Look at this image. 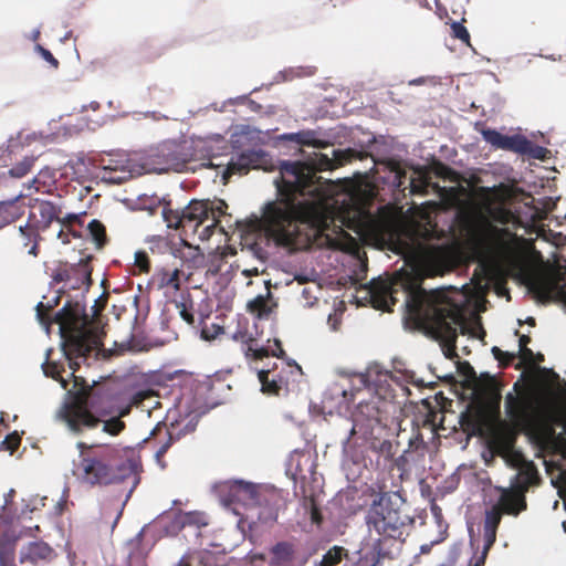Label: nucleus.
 I'll return each mask as SVG.
<instances>
[{
	"mask_svg": "<svg viewBox=\"0 0 566 566\" xmlns=\"http://www.w3.org/2000/svg\"><path fill=\"white\" fill-rule=\"evenodd\" d=\"M390 501L380 497L374 501L368 510L366 521L369 528L375 530L385 538H397L401 535L403 522L399 512L390 507Z\"/></svg>",
	"mask_w": 566,
	"mask_h": 566,
	"instance_id": "0eeeda50",
	"label": "nucleus"
},
{
	"mask_svg": "<svg viewBox=\"0 0 566 566\" xmlns=\"http://www.w3.org/2000/svg\"><path fill=\"white\" fill-rule=\"evenodd\" d=\"M213 327L216 328V331H214V333H212V334L209 332V329H208V328H206V327H205V328H202V329H201V336H202V338H205V339H207V340L214 339V338L218 336V334H220V333H222V332H223V331H222V328H221L220 326H216V325H214Z\"/></svg>",
	"mask_w": 566,
	"mask_h": 566,
	"instance_id": "680f3d73",
	"label": "nucleus"
},
{
	"mask_svg": "<svg viewBox=\"0 0 566 566\" xmlns=\"http://www.w3.org/2000/svg\"><path fill=\"white\" fill-rule=\"evenodd\" d=\"M227 208L228 205L223 200H218L216 205L209 203V209L211 210V212H209V220L211 219V223L203 228L200 234L201 239H207L213 233L214 228L219 224L220 218L226 213Z\"/></svg>",
	"mask_w": 566,
	"mask_h": 566,
	"instance_id": "cd10ccee",
	"label": "nucleus"
},
{
	"mask_svg": "<svg viewBox=\"0 0 566 566\" xmlns=\"http://www.w3.org/2000/svg\"><path fill=\"white\" fill-rule=\"evenodd\" d=\"M249 308L259 316L268 312V303L263 296H258L249 302Z\"/></svg>",
	"mask_w": 566,
	"mask_h": 566,
	"instance_id": "5fc2aeb1",
	"label": "nucleus"
},
{
	"mask_svg": "<svg viewBox=\"0 0 566 566\" xmlns=\"http://www.w3.org/2000/svg\"><path fill=\"white\" fill-rule=\"evenodd\" d=\"M501 495L496 505L506 515L517 516L527 509L526 494L510 485V488H501Z\"/></svg>",
	"mask_w": 566,
	"mask_h": 566,
	"instance_id": "ddd939ff",
	"label": "nucleus"
},
{
	"mask_svg": "<svg viewBox=\"0 0 566 566\" xmlns=\"http://www.w3.org/2000/svg\"><path fill=\"white\" fill-rule=\"evenodd\" d=\"M501 394L499 389H494L491 392L490 397V406L493 409V411L499 416L500 412V402H501Z\"/></svg>",
	"mask_w": 566,
	"mask_h": 566,
	"instance_id": "bf43d9fd",
	"label": "nucleus"
},
{
	"mask_svg": "<svg viewBox=\"0 0 566 566\" xmlns=\"http://www.w3.org/2000/svg\"><path fill=\"white\" fill-rule=\"evenodd\" d=\"M93 256L87 255L81 259L75 264L61 262L52 272V280L54 283L65 282L70 284V289L78 290L83 285L90 286L92 284V261Z\"/></svg>",
	"mask_w": 566,
	"mask_h": 566,
	"instance_id": "1a4fd4ad",
	"label": "nucleus"
},
{
	"mask_svg": "<svg viewBox=\"0 0 566 566\" xmlns=\"http://www.w3.org/2000/svg\"><path fill=\"white\" fill-rule=\"evenodd\" d=\"M408 447H409V449H408L409 451L424 448V441H423L422 434L419 432V430L417 431V433L413 437L410 438Z\"/></svg>",
	"mask_w": 566,
	"mask_h": 566,
	"instance_id": "13d9d810",
	"label": "nucleus"
},
{
	"mask_svg": "<svg viewBox=\"0 0 566 566\" xmlns=\"http://www.w3.org/2000/svg\"><path fill=\"white\" fill-rule=\"evenodd\" d=\"M84 216H86L85 212L78 213V214H76V213H67L64 217H62L60 214V219H57V222L61 223V226H63L64 228L72 229V226L75 224V223H77L80 226L83 224L82 218Z\"/></svg>",
	"mask_w": 566,
	"mask_h": 566,
	"instance_id": "49530a36",
	"label": "nucleus"
},
{
	"mask_svg": "<svg viewBox=\"0 0 566 566\" xmlns=\"http://www.w3.org/2000/svg\"><path fill=\"white\" fill-rule=\"evenodd\" d=\"M409 450H405L399 457L392 458V460L389 462V470L397 469L400 472V475L405 474L408 471V459Z\"/></svg>",
	"mask_w": 566,
	"mask_h": 566,
	"instance_id": "a19ab883",
	"label": "nucleus"
},
{
	"mask_svg": "<svg viewBox=\"0 0 566 566\" xmlns=\"http://www.w3.org/2000/svg\"><path fill=\"white\" fill-rule=\"evenodd\" d=\"M61 295L57 294L51 302H43L36 305V316L42 325L49 327L56 323L60 327L62 339V350L72 369L73 387L69 392L73 396L72 401L64 403L59 411V417L69 429L75 433H81L84 429H93L101 422L99 418L93 415L88 406H94L91 401L96 390L90 386L86 380L75 375L81 367V361L85 360L94 350L103 346L105 332L97 323L90 319L85 313V306L78 302H67L54 317H51V311L59 305Z\"/></svg>",
	"mask_w": 566,
	"mask_h": 566,
	"instance_id": "f03ea898",
	"label": "nucleus"
},
{
	"mask_svg": "<svg viewBox=\"0 0 566 566\" xmlns=\"http://www.w3.org/2000/svg\"><path fill=\"white\" fill-rule=\"evenodd\" d=\"M60 214H62V210L59 206L51 201L42 200L31 210L28 223L38 231H44L53 221L60 219Z\"/></svg>",
	"mask_w": 566,
	"mask_h": 566,
	"instance_id": "f8f14e48",
	"label": "nucleus"
},
{
	"mask_svg": "<svg viewBox=\"0 0 566 566\" xmlns=\"http://www.w3.org/2000/svg\"><path fill=\"white\" fill-rule=\"evenodd\" d=\"M377 452L384 458L385 462H390L396 454V449L390 440H382L377 447Z\"/></svg>",
	"mask_w": 566,
	"mask_h": 566,
	"instance_id": "a18cd8bd",
	"label": "nucleus"
},
{
	"mask_svg": "<svg viewBox=\"0 0 566 566\" xmlns=\"http://www.w3.org/2000/svg\"><path fill=\"white\" fill-rule=\"evenodd\" d=\"M176 306L179 310V315L181 318L188 324L192 325L195 323L192 304L188 305L186 302H179L176 304Z\"/></svg>",
	"mask_w": 566,
	"mask_h": 566,
	"instance_id": "3c124183",
	"label": "nucleus"
},
{
	"mask_svg": "<svg viewBox=\"0 0 566 566\" xmlns=\"http://www.w3.org/2000/svg\"><path fill=\"white\" fill-rule=\"evenodd\" d=\"M244 153L251 168H260L265 163L266 154L262 149H249Z\"/></svg>",
	"mask_w": 566,
	"mask_h": 566,
	"instance_id": "58836bf2",
	"label": "nucleus"
},
{
	"mask_svg": "<svg viewBox=\"0 0 566 566\" xmlns=\"http://www.w3.org/2000/svg\"><path fill=\"white\" fill-rule=\"evenodd\" d=\"M429 185V182L423 179V180H419V182L417 184L415 180L411 181V191L413 193H417V192H423L424 188Z\"/></svg>",
	"mask_w": 566,
	"mask_h": 566,
	"instance_id": "e2e57ef3",
	"label": "nucleus"
},
{
	"mask_svg": "<svg viewBox=\"0 0 566 566\" xmlns=\"http://www.w3.org/2000/svg\"><path fill=\"white\" fill-rule=\"evenodd\" d=\"M345 556H347V551L344 547L333 546L323 555L319 566H335L339 564Z\"/></svg>",
	"mask_w": 566,
	"mask_h": 566,
	"instance_id": "e433bc0d",
	"label": "nucleus"
},
{
	"mask_svg": "<svg viewBox=\"0 0 566 566\" xmlns=\"http://www.w3.org/2000/svg\"><path fill=\"white\" fill-rule=\"evenodd\" d=\"M438 175L443 177V178H447L450 175H453V170L450 167L446 166V165H440L439 166V170H438Z\"/></svg>",
	"mask_w": 566,
	"mask_h": 566,
	"instance_id": "338daca9",
	"label": "nucleus"
},
{
	"mask_svg": "<svg viewBox=\"0 0 566 566\" xmlns=\"http://www.w3.org/2000/svg\"><path fill=\"white\" fill-rule=\"evenodd\" d=\"M503 458L506 459L509 461V463L513 468H516V469H520V468H522V465L531 462V461L526 460L521 452L515 451L514 448L506 457H503Z\"/></svg>",
	"mask_w": 566,
	"mask_h": 566,
	"instance_id": "603ef678",
	"label": "nucleus"
},
{
	"mask_svg": "<svg viewBox=\"0 0 566 566\" xmlns=\"http://www.w3.org/2000/svg\"><path fill=\"white\" fill-rule=\"evenodd\" d=\"M304 506L310 510L312 522L315 524H319L322 522V514L314 497H305Z\"/></svg>",
	"mask_w": 566,
	"mask_h": 566,
	"instance_id": "09e8293b",
	"label": "nucleus"
},
{
	"mask_svg": "<svg viewBox=\"0 0 566 566\" xmlns=\"http://www.w3.org/2000/svg\"><path fill=\"white\" fill-rule=\"evenodd\" d=\"M135 266L140 273H148L150 271V260L146 252L138 251L135 254Z\"/></svg>",
	"mask_w": 566,
	"mask_h": 566,
	"instance_id": "de8ad7c7",
	"label": "nucleus"
},
{
	"mask_svg": "<svg viewBox=\"0 0 566 566\" xmlns=\"http://www.w3.org/2000/svg\"><path fill=\"white\" fill-rule=\"evenodd\" d=\"M296 546L293 542L281 541L270 548V566H287L295 559Z\"/></svg>",
	"mask_w": 566,
	"mask_h": 566,
	"instance_id": "a211bd4d",
	"label": "nucleus"
},
{
	"mask_svg": "<svg viewBox=\"0 0 566 566\" xmlns=\"http://www.w3.org/2000/svg\"><path fill=\"white\" fill-rule=\"evenodd\" d=\"M528 287L539 302L547 303L558 293L559 283L552 275L539 274L531 280Z\"/></svg>",
	"mask_w": 566,
	"mask_h": 566,
	"instance_id": "2eb2a0df",
	"label": "nucleus"
},
{
	"mask_svg": "<svg viewBox=\"0 0 566 566\" xmlns=\"http://www.w3.org/2000/svg\"><path fill=\"white\" fill-rule=\"evenodd\" d=\"M488 552H489V549H486V542H485L484 543V549H483L482 554L479 557L472 559L470 562L469 566H484L485 559H486V556H488Z\"/></svg>",
	"mask_w": 566,
	"mask_h": 566,
	"instance_id": "052dcab7",
	"label": "nucleus"
},
{
	"mask_svg": "<svg viewBox=\"0 0 566 566\" xmlns=\"http://www.w3.org/2000/svg\"><path fill=\"white\" fill-rule=\"evenodd\" d=\"M515 335L520 336V338H518V348L527 347L528 344L531 343V337L530 336H527V335H520L518 331H515Z\"/></svg>",
	"mask_w": 566,
	"mask_h": 566,
	"instance_id": "69168bd1",
	"label": "nucleus"
},
{
	"mask_svg": "<svg viewBox=\"0 0 566 566\" xmlns=\"http://www.w3.org/2000/svg\"><path fill=\"white\" fill-rule=\"evenodd\" d=\"M161 214L168 228L175 230L182 228L181 209H172L170 203H167L164 206Z\"/></svg>",
	"mask_w": 566,
	"mask_h": 566,
	"instance_id": "f704fd0d",
	"label": "nucleus"
},
{
	"mask_svg": "<svg viewBox=\"0 0 566 566\" xmlns=\"http://www.w3.org/2000/svg\"><path fill=\"white\" fill-rule=\"evenodd\" d=\"M518 472L511 482V485L523 493H527L530 488L541 482V476L534 462L526 463L517 469Z\"/></svg>",
	"mask_w": 566,
	"mask_h": 566,
	"instance_id": "f3484780",
	"label": "nucleus"
},
{
	"mask_svg": "<svg viewBox=\"0 0 566 566\" xmlns=\"http://www.w3.org/2000/svg\"><path fill=\"white\" fill-rule=\"evenodd\" d=\"M386 406L387 402L380 400L359 402L352 413L353 426L346 442L358 433L364 437L371 434L376 427L386 424L387 412L384 409Z\"/></svg>",
	"mask_w": 566,
	"mask_h": 566,
	"instance_id": "6e6552de",
	"label": "nucleus"
},
{
	"mask_svg": "<svg viewBox=\"0 0 566 566\" xmlns=\"http://www.w3.org/2000/svg\"><path fill=\"white\" fill-rule=\"evenodd\" d=\"M24 213V207L19 201V197L13 200L0 202V229L14 222Z\"/></svg>",
	"mask_w": 566,
	"mask_h": 566,
	"instance_id": "b1692460",
	"label": "nucleus"
},
{
	"mask_svg": "<svg viewBox=\"0 0 566 566\" xmlns=\"http://www.w3.org/2000/svg\"><path fill=\"white\" fill-rule=\"evenodd\" d=\"M51 354V349L46 352V360L42 364L43 373L46 377H51L54 380H57L62 388H67V380L62 377V373L64 371V367L62 364L57 361L49 360Z\"/></svg>",
	"mask_w": 566,
	"mask_h": 566,
	"instance_id": "2f4dec72",
	"label": "nucleus"
},
{
	"mask_svg": "<svg viewBox=\"0 0 566 566\" xmlns=\"http://www.w3.org/2000/svg\"><path fill=\"white\" fill-rule=\"evenodd\" d=\"M270 370L259 371V381L261 382L262 391L268 395L279 396L281 390L286 386L281 378L276 379L274 376L270 378Z\"/></svg>",
	"mask_w": 566,
	"mask_h": 566,
	"instance_id": "c85d7f7f",
	"label": "nucleus"
},
{
	"mask_svg": "<svg viewBox=\"0 0 566 566\" xmlns=\"http://www.w3.org/2000/svg\"><path fill=\"white\" fill-rule=\"evenodd\" d=\"M209 201L191 200L188 206L181 209L182 229L190 228L197 231L199 226H202L209 220Z\"/></svg>",
	"mask_w": 566,
	"mask_h": 566,
	"instance_id": "4468645a",
	"label": "nucleus"
},
{
	"mask_svg": "<svg viewBox=\"0 0 566 566\" xmlns=\"http://www.w3.org/2000/svg\"><path fill=\"white\" fill-rule=\"evenodd\" d=\"M280 497L275 492H262L259 503L254 507H259L258 520L261 523H274L279 515Z\"/></svg>",
	"mask_w": 566,
	"mask_h": 566,
	"instance_id": "dca6fc26",
	"label": "nucleus"
},
{
	"mask_svg": "<svg viewBox=\"0 0 566 566\" xmlns=\"http://www.w3.org/2000/svg\"><path fill=\"white\" fill-rule=\"evenodd\" d=\"M181 270L175 268L174 270H169L168 268H161L156 271L154 274V282L157 283L158 289L170 287L175 292L180 290L181 286Z\"/></svg>",
	"mask_w": 566,
	"mask_h": 566,
	"instance_id": "4be33fe9",
	"label": "nucleus"
},
{
	"mask_svg": "<svg viewBox=\"0 0 566 566\" xmlns=\"http://www.w3.org/2000/svg\"><path fill=\"white\" fill-rule=\"evenodd\" d=\"M232 339L241 344L242 350L243 347L251 346L256 343V339L247 329L243 328H238L232 334Z\"/></svg>",
	"mask_w": 566,
	"mask_h": 566,
	"instance_id": "37998d69",
	"label": "nucleus"
},
{
	"mask_svg": "<svg viewBox=\"0 0 566 566\" xmlns=\"http://www.w3.org/2000/svg\"><path fill=\"white\" fill-rule=\"evenodd\" d=\"M168 448H169V442H167L164 446H161L160 449L158 450L157 454L160 455V454L166 453Z\"/></svg>",
	"mask_w": 566,
	"mask_h": 566,
	"instance_id": "774afa93",
	"label": "nucleus"
},
{
	"mask_svg": "<svg viewBox=\"0 0 566 566\" xmlns=\"http://www.w3.org/2000/svg\"><path fill=\"white\" fill-rule=\"evenodd\" d=\"M78 448L81 460L76 467V474L92 486L119 483L136 472V461L123 458V451L114 447L104 446L95 449L80 442Z\"/></svg>",
	"mask_w": 566,
	"mask_h": 566,
	"instance_id": "39448f33",
	"label": "nucleus"
},
{
	"mask_svg": "<svg viewBox=\"0 0 566 566\" xmlns=\"http://www.w3.org/2000/svg\"><path fill=\"white\" fill-rule=\"evenodd\" d=\"M401 292L410 321L419 329L443 343L444 355L449 359L458 357L457 339L459 331L465 334L467 324L461 307L444 291L427 292L421 284L408 275L395 279L382 289L380 308L391 311L390 306L399 302L397 294Z\"/></svg>",
	"mask_w": 566,
	"mask_h": 566,
	"instance_id": "7ed1b4c3",
	"label": "nucleus"
},
{
	"mask_svg": "<svg viewBox=\"0 0 566 566\" xmlns=\"http://www.w3.org/2000/svg\"><path fill=\"white\" fill-rule=\"evenodd\" d=\"M280 139L293 142L300 146H313L315 148H326L329 146L328 142L316 138L314 130H301L297 133L283 134Z\"/></svg>",
	"mask_w": 566,
	"mask_h": 566,
	"instance_id": "5701e85b",
	"label": "nucleus"
},
{
	"mask_svg": "<svg viewBox=\"0 0 566 566\" xmlns=\"http://www.w3.org/2000/svg\"><path fill=\"white\" fill-rule=\"evenodd\" d=\"M174 255L179 258L182 264L191 270L200 269L205 264V254L200 251L199 247L186 243L184 248L177 249Z\"/></svg>",
	"mask_w": 566,
	"mask_h": 566,
	"instance_id": "412c9836",
	"label": "nucleus"
},
{
	"mask_svg": "<svg viewBox=\"0 0 566 566\" xmlns=\"http://www.w3.org/2000/svg\"><path fill=\"white\" fill-rule=\"evenodd\" d=\"M125 429V422L119 417L111 418L104 422L103 431L112 436L119 434Z\"/></svg>",
	"mask_w": 566,
	"mask_h": 566,
	"instance_id": "79ce46f5",
	"label": "nucleus"
},
{
	"mask_svg": "<svg viewBox=\"0 0 566 566\" xmlns=\"http://www.w3.org/2000/svg\"><path fill=\"white\" fill-rule=\"evenodd\" d=\"M514 238L515 234L509 229L499 228L489 221L483 222L479 228L481 243L496 253L509 252Z\"/></svg>",
	"mask_w": 566,
	"mask_h": 566,
	"instance_id": "9b49d317",
	"label": "nucleus"
},
{
	"mask_svg": "<svg viewBox=\"0 0 566 566\" xmlns=\"http://www.w3.org/2000/svg\"><path fill=\"white\" fill-rule=\"evenodd\" d=\"M71 237H74V238H77L80 237L77 234V232L73 229H70V228H64L62 226V228L60 229V231L57 232V239L63 243V244H67L71 242Z\"/></svg>",
	"mask_w": 566,
	"mask_h": 566,
	"instance_id": "6e6d98bb",
	"label": "nucleus"
},
{
	"mask_svg": "<svg viewBox=\"0 0 566 566\" xmlns=\"http://www.w3.org/2000/svg\"><path fill=\"white\" fill-rule=\"evenodd\" d=\"M20 444H21V436L17 431H13L10 434H8L4 438V440L1 442V448L10 451V453L12 454L14 451L18 450Z\"/></svg>",
	"mask_w": 566,
	"mask_h": 566,
	"instance_id": "c03bdc74",
	"label": "nucleus"
},
{
	"mask_svg": "<svg viewBox=\"0 0 566 566\" xmlns=\"http://www.w3.org/2000/svg\"><path fill=\"white\" fill-rule=\"evenodd\" d=\"M481 134L494 149L507 150L541 160H544L549 153L547 148L534 144L521 134L509 136L492 128H485Z\"/></svg>",
	"mask_w": 566,
	"mask_h": 566,
	"instance_id": "423d86ee",
	"label": "nucleus"
},
{
	"mask_svg": "<svg viewBox=\"0 0 566 566\" xmlns=\"http://www.w3.org/2000/svg\"><path fill=\"white\" fill-rule=\"evenodd\" d=\"M491 352L494 358L499 361L500 367L502 368L510 366L517 358L516 353L504 352L497 346H493Z\"/></svg>",
	"mask_w": 566,
	"mask_h": 566,
	"instance_id": "4c0bfd02",
	"label": "nucleus"
},
{
	"mask_svg": "<svg viewBox=\"0 0 566 566\" xmlns=\"http://www.w3.org/2000/svg\"><path fill=\"white\" fill-rule=\"evenodd\" d=\"M19 238L22 248H29L28 253L36 256L39 253L40 231L27 222L24 227L19 228Z\"/></svg>",
	"mask_w": 566,
	"mask_h": 566,
	"instance_id": "393cba45",
	"label": "nucleus"
},
{
	"mask_svg": "<svg viewBox=\"0 0 566 566\" xmlns=\"http://www.w3.org/2000/svg\"><path fill=\"white\" fill-rule=\"evenodd\" d=\"M182 155L184 158L181 161L176 164V168L179 171H196L198 168H211L214 166L210 158H203L198 163V160L192 158V156L188 157L187 153H184Z\"/></svg>",
	"mask_w": 566,
	"mask_h": 566,
	"instance_id": "473e14b6",
	"label": "nucleus"
},
{
	"mask_svg": "<svg viewBox=\"0 0 566 566\" xmlns=\"http://www.w3.org/2000/svg\"><path fill=\"white\" fill-rule=\"evenodd\" d=\"M35 160L36 158L33 156L24 157L8 170V175L12 178H23L32 170Z\"/></svg>",
	"mask_w": 566,
	"mask_h": 566,
	"instance_id": "c9c22d12",
	"label": "nucleus"
},
{
	"mask_svg": "<svg viewBox=\"0 0 566 566\" xmlns=\"http://www.w3.org/2000/svg\"><path fill=\"white\" fill-rule=\"evenodd\" d=\"M275 346L277 348V352L275 350H272V353H270L269 348L266 347H258V342L251 346H247V347H243V353L245 355L247 358H252V359H263L264 357H269L270 355L272 356H277L280 357L281 355H284V350L282 348V344L280 340L275 339Z\"/></svg>",
	"mask_w": 566,
	"mask_h": 566,
	"instance_id": "7c9ffc66",
	"label": "nucleus"
},
{
	"mask_svg": "<svg viewBox=\"0 0 566 566\" xmlns=\"http://www.w3.org/2000/svg\"><path fill=\"white\" fill-rule=\"evenodd\" d=\"M182 524L184 525H196L198 527H201V526H206L207 522H206V517L203 514L193 512V513H187L184 516Z\"/></svg>",
	"mask_w": 566,
	"mask_h": 566,
	"instance_id": "864d4df0",
	"label": "nucleus"
},
{
	"mask_svg": "<svg viewBox=\"0 0 566 566\" xmlns=\"http://www.w3.org/2000/svg\"><path fill=\"white\" fill-rule=\"evenodd\" d=\"M221 497L227 506L241 504L255 506L261 499L262 491L253 483L234 480L226 482L221 489Z\"/></svg>",
	"mask_w": 566,
	"mask_h": 566,
	"instance_id": "9d476101",
	"label": "nucleus"
},
{
	"mask_svg": "<svg viewBox=\"0 0 566 566\" xmlns=\"http://www.w3.org/2000/svg\"><path fill=\"white\" fill-rule=\"evenodd\" d=\"M504 412L507 421L496 419L486 427L488 446L500 457L512 451L520 433L545 440L554 434L555 424L562 422L559 409L521 380L515 381L513 391L505 395Z\"/></svg>",
	"mask_w": 566,
	"mask_h": 566,
	"instance_id": "20e7f679",
	"label": "nucleus"
},
{
	"mask_svg": "<svg viewBox=\"0 0 566 566\" xmlns=\"http://www.w3.org/2000/svg\"><path fill=\"white\" fill-rule=\"evenodd\" d=\"M17 541V536L8 534L0 536V566H15Z\"/></svg>",
	"mask_w": 566,
	"mask_h": 566,
	"instance_id": "a878e982",
	"label": "nucleus"
},
{
	"mask_svg": "<svg viewBox=\"0 0 566 566\" xmlns=\"http://www.w3.org/2000/svg\"><path fill=\"white\" fill-rule=\"evenodd\" d=\"M251 169L245 153H241L235 159H232L222 174L223 184H227L234 174H247Z\"/></svg>",
	"mask_w": 566,
	"mask_h": 566,
	"instance_id": "c756f323",
	"label": "nucleus"
},
{
	"mask_svg": "<svg viewBox=\"0 0 566 566\" xmlns=\"http://www.w3.org/2000/svg\"><path fill=\"white\" fill-rule=\"evenodd\" d=\"M36 51L41 54V56L50 63L54 69L59 67V61L53 56V54L41 45H36Z\"/></svg>",
	"mask_w": 566,
	"mask_h": 566,
	"instance_id": "4d7b16f0",
	"label": "nucleus"
},
{
	"mask_svg": "<svg viewBox=\"0 0 566 566\" xmlns=\"http://www.w3.org/2000/svg\"><path fill=\"white\" fill-rule=\"evenodd\" d=\"M87 230L98 249H102L106 245L108 242L106 228L99 220H92L87 226Z\"/></svg>",
	"mask_w": 566,
	"mask_h": 566,
	"instance_id": "72a5a7b5",
	"label": "nucleus"
},
{
	"mask_svg": "<svg viewBox=\"0 0 566 566\" xmlns=\"http://www.w3.org/2000/svg\"><path fill=\"white\" fill-rule=\"evenodd\" d=\"M353 154L352 149H333L332 158L314 153L307 161H281L279 198L264 206L262 217L252 221L253 228H262L276 245L295 250L308 248L316 237L335 227L336 220L352 228V198H329L316 174L346 164Z\"/></svg>",
	"mask_w": 566,
	"mask_h": 566,
	"instance_id": "f257e3e1",
	"label": "nucleus"
},
{
	"mask_svg": "<svg viewBox=\"0 0 566 566\" xmlns=\"http://www.w3.org/2000/svg\"><path fill=\"white\" fill-rule=\"evenodd\" d=\"M55 185V171L49 167L41 169L31 180L30 188L36 192L50 193Z\"/></svg>",
	"mask_w": 566,
	"mask_h": 566,
	"instance_id": "bb28decb",
	"label": "nucleus"
},
{
	"mask_svg": "<svg viewBox=\"0 0 566 566\" xmlns=\"http://www.w3.org/2000/svg\"><path fill=\"white\" fill-rule=\"evenodd\" d=\"M504 513L495 504L485 513V520L483 525L484 542H486V549H490L496 539V531L501 523L502 515Z\"/></svg>",
	"mask_w": 566,
	"mask_h": 566,
	"instance_id": "6ab92c4d",
	"label": "nucleus"
},
{
	"mask_svg": "<svg viewBox=\"0 0 566 566\" xmlns=\"http://www.w3.org/2000/svg\"><path fill=\"white\" fill-rule=\"evenodd\" d=\"M451 35L454 39L460 40L462 43L467 44L468 46H471L470 33L461 22H452L451 23Z\"/></svg>",
	"mask_w": 566,
	"mask_h": 566,
	"instance_id": "ea45409f",
	"label": "nucleus"
},
{
	"mask_svg": "<svg viewBox=\"0 0 566 566\" xmlns=\"http://www.w3.org/2000/svg\"><path fill=\"white\" fill-rule=\"evenodd\" d=\"M517 357L521 359L520 364L516 366V368H520L522 365L533 366L535 365V354L533 350L528 347L518 348V352L516 353Z\"/></svg>",
	"mask_w": 566,
	"mask_h": 566,
	"instance_id": "8fccbe9b",
	"label": "nucleus"
},
{
	"mask_svg": "<svg viewBox=\"0 0 566 566\" xmlns=\"http://www.w3.org/2000/svg\"><path fill=\"white\" fill-rule=\"evenodd\" d=\"M150 396L149 391H138L133 396L132 402L138 405Z\"/></svg>",
	"mask_w": 566,
	"mask_h": 566,
	"instance_id": "0e129e2a",
	"label": "nucleus"
},
{
	"mask_svg": "<svg viewBox=\"0 0 566 566\" xmlns=\"http://www.w3.org/2000/svg\"><path fill=\"white\" fill-rule=\"evenodd\" d=\"M53 555V549L44 542L30 543L21 551V562H31L36 564L40 560H49Z\"/></svg>",
	"mask_w": 566,
	"mask_h": 566,
	"instance_id": "aec40b11",
	"label": "nucleus"
}]
</instances>
